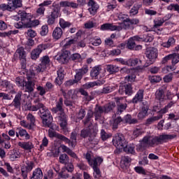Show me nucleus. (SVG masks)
Masks as SVG:
<instances>
[{
	"instance_id": "1",
	"label": "nucleus",
	"mask_w": 179,
	"mask_h": 179,
	"mask_svg": "<svg viewBox=\"0 0 179 179\" xmlns=\"http://www.w3.org/2000/svg\"><path fill=\"white\" fill-rule=\"evenodd\" d=\"M39 110V117L42 120L43 125L50 128L51 124H52V115H51V112L48 110L43 103H38L35 106H31V111H37Z\"/></svg>"
},
{
	"instance_id": "2",
	"label": "nucleus",
	"mask_w": 179,
	"mask_h": 179,
	"mask_svg": "<svg viewBox=\"0 0 179 179\" xmlns=\"http://www.w3.org/2000/svg\"><path fill=\"white\" fill-rule=\"evenodd\" d=\"M177 138L176 134H162L159 136H155L151 139L150 138V148H155L159 145H163V143H167V141H171Z\"/></svg>"
},
{
	"instance_id": "3",
	"label": "nucleus",
	"mask_w": 179,
	"mask_h": 179,
	"mask_svg": "<svg viewBox=\"0 0 179 179\" xmlns=\"http://www.w3.org/2000/svg\"><path fill=\"white\" fill-rule=\"evenodd\" d=\"M26 81L22 87L25 88V92L27 93H33L34 92V87L36 86V80H34V77L36 76V73L34 71H30L27 73L26 75Z\"/></svg>"
},
{
	"instance_id": "4",
	"label": "nucleus",
	"mask_w": 179,
	"mask_h": 179,
	"mask_svg": "<svg viewBox=\"0 0 179 179\" xmlns=\"http://www.w3.org/2000/svg\"><path fill=\"white\" fill-rule=\"evenodd\" d=\"M97 135V130L94 128L85 127L80 131V136L86 139V138H89L88 141L90 142H93V139L96 138Z\"/></svg>"
},
{
	"instance_id": "5",
	"label": "nucleus",
	"mask_w": 179,
	"mask_h": 179,
	"mask_svg": "<svg viewBox=\"0 0 179 179\" xmlns=\"http://www.w3.org/2000/svg\"><path fill=\"white\" fill-rule=\"evenodd\" d=\"M114 146L117 148V149H124L125 146H127V140H125V137L124 134L121 133H117L113 138L112 141Z\"/></svg>"
},
{
	"instance_id": "6",
	"label": "nucleus",
	"mask_w": 179,
	"mask_h": 179,
	"mask_svg": "<svg viewBox=\"0 0 179 179\" xmlns=\"http://www.w3.org/2000/svg\"><path fill=\"white\" fill-rule=\"evenodd\" d=\"M48 48H50V43L38 45L36 48L31 52V59H32V61H36L40 58V54Z\"/></svg>"
},
{
	"instance_id": "7",
	"label": "nucleus",
	"mask_w": 179,
	"mask_h": 179,
	"mask_svg": "<svg viewBox=\"0 0 179 179\" xmlns=\"http://www.w3.org/2000/svg\"><path fill=\"white\" fill-rule=\"evenodd\" d=\"M15 52L18 55V59L20 61L22 69H26L27 66V53L24 51V48L21 46L18 48Z\"/></svg>"
},
{
	"instance_id": "8",
	"label": "nucleus",
	"mask_w": 179,
	"mask_h": 179,
	"mask_svg": "<svg viewBox=\"0 0 179 179\" xmlns=\"http://www.w3.org/2000/svg\"><path fill=\"white\" fill-rule=\"evenodd\" d=\"M159 54L158 50L155 48H148L145 52V56L149 59L147 61L145 66H149V65H152L156 61V58H157V55Z\"/></svg>"
},
{
	"instance_id": "9",
	"label": "nucleus",
	"mask_w": 179,
	"mask_h": 179,
	"mask_svg": "<svg viewBox=\"0 0 179 179\" xmlns=\"http://www.w3.org/2000/svg\"><path fill=\"white\" fill-rule=\"evenodd\" d=\"M94 160L93 164L90 165L93 169V177L95 179H99L101 177V171H100V166H101V163H103V158H99L98 159Z\"/></svg>"
},
{
	"instance_id": "10",
	"label": "nucleus",
	"mask_w": 179,
	"mask_h": 179,
	"mask_svg": "<svg viewBox=\"0 0 179 179\" xmlns=\"http://www.w3.org/2000/svg\"><path fill=\"white\" fill-rule=\"evenodd\" d=\"M134 43H152L153 38L150 34H143L131 37Z\"/></svg>"
},
{
	"instance_id": "11",
	"label": "nucleus",
	"mask_w": 179,
	"mask_h": 179,
	"mask_svg": "<svg viewBox=\"0 0 179 179\" xmlns=\"http://www.w3.org/2000/svg\"><path fill=\"white\" fill-rule=\"evenodd\" d=\"M34 167V162L33 161H27L25 164L21 166V173L24 179L27 178V176Z\"/></svg>"
},
{
	"instance_id": "12",
	"label": "nucleus",
	"mask_w": 179,
	"mask_h": 179,
	"mask_svg": "<svg viewBox=\"0 0 179 179\" xmlns=\"http://www.w3.org/2000/svg\"><path fill=\"white\" fill-rule=\"evenodd\" d=\"M69 55H71V51L64 50L56 56V59L62 65H65L69 62Z\"/></svg>"
},
{
	"instance_id": "13",
	"label": "nucleus",
	"mask_w": 179,
	"mask_h": 179,
	"mask_svg": "<svg viewBox=\"0 0 179 179\" xmlns=\"http://www.w3.org/2000/svg\"><path fill=\"white\" fill-rule=\"evenodd\" d=\"M167 86H162L159 87L155 92V100H157L160 104L166 100V90Z\"/></svg>"
},
{
	"instance_id": "14",
	"label": "nucleus",
	"mask_w": 179,
	"mask_h": 179,
	"mask_svg": "<svg viewBox=\"0 0 179 179\" xmlns=\"http://www.w3.org/2000/svg\"><path fill=\"white\" fill-rule=\"evenodd\" d=\"M132 89V84L131 83L122 85L119 87V93L122 95L126 94V96H132L134 93Z\"/></svg>"
},
{
	"instance_id": "15",
	"label": "nucleus",
	"mask_w": 179,
	"mask_h": 179,
	"mask_svg": "<svg viewBox=\"0 0 179 179\" xmlns=\"http://www.w3.org/2000/svg\"><path fill=\"white\" fill-rule=\"evenodd\" d=\"M51 111L54 114L64 111V98H62V96L55 99V107H53Z\"/></svg>"
},
{
	"instance_id": "16",
	"label": "nucleus",
	"mask_w": 179,
	"mask_h": 179,
	"mask_svg": "<svg viewBox=\"0 0 179 179\" xmlns=\"http://www.w3.org/2000/svg\"><path fill=\"white\" fill-rule=\"evenodd\" d=\"M31 17V14L22 11L21 13L18 14L16 20H19L20 19V20H22L24 24V28H27V24H29Z\"/></svg>"
},
{
	"instance_id": "17",
	"label": "nucleus",
	"mask_w": 179,
	"mask_h": 179,
	"mask_svg": "<svg viewBox=\"0 0 179 179\" xmlns=\"http://www.w3.org/2000/svg\"><path fill=\"white\" fill-rule=\"evenodd\" d=\"M0 87L1 90L3 92H9L10 90V93H15V90L13 89V84L8 81V80H3L0 82Z\"/></svg>"
},
{
	"instance_id": "18",
	"label": "nucleus",
	"mask_w": 179,
	"mask_h": 179,
	"mask_svg": "<svg viewBox=\"0 0 179 179\" xmlns=\"http://www.w3.org/2000/svg\"><path fill=\"white\" fill-rule=\"evenodd\" d=\"M57 78L55 79L54 83L56 86H61L64 83V79H65V71L62 69H59L57 71Z\"/></svg>"
},
{
	"instance_id": "19",
	"label": "nucleus",
	"mask_w": 179,
	"mask_h": 179,
	"mask_svg": "<svg viewBox=\"0 0 179 179\" xmlns=\"http://www.w3.org/2000/svg\"><path fill=\"white\" fill-rule=\"evenodd\" d=\"M15 134L18 139L22 140V139H25V141H29V139H30V134H29V133L26 129L22 127L17 128Z\"/></svg>"
},
{
	"instance_id": "20",
	"label": "nucleus",
	"mask_w": 179,
	"mask_h": 179,
	"mask_svg": "<svg viewBox=\"0 0 179 179\" xmlns=\"http://www.w3.org/2000/svg\"><path fill=\"white\" fill-rule=\"evenodd\" d=\"M69 141L64 142L65 143H67L70 148H73V149H75L76 148V143L78 141V133L76 131H73L71 134L70 139L68 138Z\"/></svg>"
},
{
	"instance_id": "21",
	"label": "nucleus",
	"mask_w": 179,
	"mask_h": 179,
	"mask_svg": "<svg viewBox=\"0 0 179 179\" xmlns=\"http://www.w3.org/2000/svg\"><path fill=\"white\" fill-rule=\"evenodd\" d=\"M87 6L90 7L88 8L90 14L92 15V16H94L97 13V10H99V4L94 0L88 1Z\"/></svg>"
},
{
	"instance_id": "22",
	"label": "nucleus",
	"mask_w": 179,
	"mask_h": 179,
	"mask_svg": "<svg viewBox=\"0 0 179 179\" xmlns=\"http://www.w3.org/2000/svg\"><path fill=\"white\" fill-rule=\"evenodd\" d=\"M150 136H145L143 138L141 141H140V145L138 146V150H140V152H143V150H146V148H148V146H150Z\"/></svg>"
},
{
	"instance_id": "23",
	"label": "nucleus",
	"mask_w": 179,
	"mask_h": 179,
	"mask_svg": "<svg viewBox=\"0 0 179 179\" xmlns=\"http://www.w3.org/2000/svg\"><path fill=\"white\" fill-rule=\"evenodd\" d=\"M58 114V119L59 121V125L62 129H65L66 128V125H68V120H66V115L65 114V112L62 111L59 112Z\"/></svg>"
},
{
	"instance_id": "24",
	"label": "nucleus",
	"mask_w": 179,
	"mask_h": 179,
	"mask_svg": "<svg viewBox=\"0 0 179 179\" xmlns=\"http://www.w3.org/2000/svg\"><path fill=\"white\" fill-rule=\"evenodd\" d=\"M144 93L145 91L142 89H140L132 99L131 103H133V104H138V103L143 101Z\"/></svg>"
},
{
	"instance_id": "25",
	"label": "nucleus",
	"mask_w": 179,
	"mask_h": 179,
	"mask_svg": "<svg viewBox=\"0 0 179 179\" xmlns=\"http://www.w3.org/2000/svg\"><path fill=\"white\" fill-rule=\"evenodd\" d=\"M48 135H49L50 138H57V139H59L60 141H62L63 142H69L68 137H66L59 133H57L56 131L49 130Z\"/></svg>"
},
{
	"instance_id": "26",
	"label": "nucleus",
	"mask_w": 179,
	"mask_h": 179,
	"mask_svg": "<svg viewBox=\"0 0 179 179\" xmlns=\"http://www.w3.org/2000/svg\"><path fill=\"white\" fill-rule=\"evenodd\" d=\"M131 162H132V159L129 156L122 157L120 162V166L123 169V170H127L131 166Z\"/></svg>"
},
{
	"instance_id": "27",
	"label": "nucleus",
	"mask_w": 179,
	"mask_h": 179,
	"mask_svg": "<svg viewBox=\"0 0 179 179\" xmlns=\"http://www.w3.org/2000/svg\"><path fill=\"white\" fill-rule=\"evenodd\" d=\"M59 5L61 8H72L73 9H78L79 8L78 3L69 1H60Z\"/></svg>"
},
{
	"instance_id": "28",
	"label": "nucleus",
	"mask_w": 179,
	"mask_h": 179,
	"mask_svg": "<svg viewBox=\"0 0 179 179\" xmlns=\"http://www.w3.org/2000/svg\"><path fill=\"white\" fill-rule=\"evenodd\" d=\"M22 93L20 91L16 94V95L11 103L12 106H13L15 107V108H20V106H22V103L20 102L22 101Z\"/></svg>"
},
{
	"instance_id": "29",
	"label": "nucleus",
	"mask_w": 179,
	"mask_h": 179,
	"mask_svg": "<svg viewBox=\"0 0 179 179\" xmlns=\"http://www.w3.org/2000/svg\"><path fill=\"white\" fill-rule=\"evenodd\" d=\"M103 114H104V108L101 106L96 105L94 112L96 121H97V120H100Z\"/></svg>"
},
{
	"instance_id": "30",
	"label": "nucleus",
	"mask_w": 179,
	"mask_h": 179,
	"mask_svg": "<svg viewBox=\"0 0 179 179\" xmlns=\"http://www.w3.org/2000/svg\"><path fill=\"white\" fill-rule=\"evenodd\" d=\"M148 111H149V106L143 104L141 106V110L138 114V120H143L145 117L148 116Z\"/></svg>"
},
{
	"instance_id": "31",
	"label": "nucleus",
	"mask_w": 179,
	"mask_h": 179,
	"mask_svg": "<svg viewBox=\"0 0 179 179\" xmlns=\"http://www.w3.org/2000/svg\"><path fill=\"white\" fill-rule=\"evenodd\" d=\"M101 72V66H96L90 71V76L92 79H99V75Z\"/></svg>"
},
{
	"instance_id": "32",
	"label": "nucleus",
	"mask_w": 179,
	"mask_h": 179,
	"mask_svg": "<svg viewBox=\"0 0 179 179\" xmlns=\"http://www.w3.org/2000/svg\"><path fill=\"white\" fill-rule=\"evenodd\" d=\"M117 25H113L111 23H105L101 25V30H102V31H114L115 30H117Z\"/></svg>"
},
{
	"instance_id": "33",
	"label": "nucleus",
	"mask_w": 179,
	"mask_h": 179,
	"mask_svg": "<svg viewBox=\"0 0 179 179\" xmlns=\"http://www.w3.org/2000/svg\"><path fill=\"white\" fill-rule=\"evenodd\" d=\"M169 20V18H167V16L164 17L162 19L160 17L155 18L154 20V27L153 29H159L161 26H163V23L164 22Z\"/></svg>"
},
{
	"instance_id": "34",
	"label": "nucleus",
	"mask_w": 179,
	"mask_h": 179,
	"mask_svg": "<svg viewBox=\"0 0 179 179\" xmlns=\"http://www.w3.org/2000/svg\"><path fill=\"white\" fill-rule=\"evenodd\" d=\"M18 146L24 149V150H31V149L34 148V145L31 141L27 142H19Z\"/></svg>"
},
{
	"instance_id": "35",
	"label": "nucleus",
	"mask_w": 179,
	"mask_h": 179,
	"mask_svg": "<svg viewBox=\"0 0 179 179\" xmlns=\"http://www.w3.org/2000/svg\"><path fill=\"white\" fill-rule=\"evenodd\" d=\"M107 72L110 73V75H114V73H117V72H120V67L118 66L108 64L106 68Z\"/></svg>"
},
{
	"instance_id": "36",
	"label": "nucleus",
	"mask_w": 179,
	"mask_h": 179,
	"mask_svg": "<svg viewBox=\"0 0 179 179\" xmlns=\"http://www.w3.org/2000/svg\"><path fill=\"white\" fill-rule=\"evenodd\" d=\"M29 179H43V171L41 169H36Z\"/></svg>"
},
{
	"instance_id": "37",
	"label": "nucleus",
	"mask_w": 179,
	"mask_h": 179,
	"mask_svg": "<svg viewBox=\"0 0 179 179\" xmlns=\"http://www.w3.org/2000/svg\"><path fill=\"white\" fill-rule=\"evenodd\" d=\"M176 45V38L174 37H169L167 42H164L162 44V47L164 48H170V47H174Z\"/></svg>"
},
{
	"instance_id": "38",
	"label": "nucleus",
	"mask_w": 179,
	"mask_h": 179,
	"mask_svg": "<svg viewBox=\"0 0 179 179\" xmlns=\"http://www.w3.org/2000/svg\"><path fill=\"white\" fill-rule=\"evenodd\" d=\"M62 29L61 27H56L52 32V37L55 40H59L63 34Z\"/></svg>"
},
{
	"instance_id": "39",
	"label": "nucleus",
	"mask_w": 179,
	"mask_h": 179,
	"mask_svg": "<svg viewBox=\"0 0 179 179\" xmlns=\"http://www.w3.org/2000/svg\"><path fill=\"white\" fill-rule=\"evenodd\" d=\"M141 8H142V4H134L129 10V16H136V15H138Z\"/></svg>"
},
{
	"instance_id": "40",
	"label": "nucleus",
	"mask_w": 179,
	"mask_h": 179,
	"mask_svg": "<svg viewBox=\"0 0 179 179\" xmlns=\"http://www.w3.org/2000/svg\"><path fill=\"white\" fill-rule=\"evenodd\" d=\"M59 24L63 30L65 29H69V27H72V23L64 20V18H60L59 21Z\"/></svg>"
},
{
	"instance_id": "41",
	"label": "nucleus",
	"mask_w": 179,
	"mask_h": 179,
	"mask_svg": "<svg viewBox=\"0 0 179 179\" xmlns=\"http://www.w3.org/2000/svg\"><path fill=\"white\" fill-rule=\"evenodd\" d=\"M159 120H162V115H157V116H153L150 118H148L145 120V125L146 127H149V125H152L155 121H159Z\"/></svg>"
},
{
	"instance_id": "42",
	"label": "nucleus",
	"mask_w": 179,
	"mask_h": 179,
	"mask_svg": "<svg viewBox=\"0 0 179 179\" xmlns=\"http://www.w3.org/2000/svg\"><path fill=\"white\" fill-rule=\"evenodd\" d=\"M128 143H126V146L123 148L124 152L126 153L130 154V155H134L135 153V145L134 144H127Z\"/></svg>"
},
{
	"instance_id": "43",
	"label": "nucleus",
	"mask_w": 179,
	"mask_h": 179,
	"mask_svg": "<svg viewBox=\"0 0 179 179\" xmlns=\"http://www.w3.org/2000/svg\"><path fill=\"white\" fill-rule=\"evenodd\" d=\"M27 79L23 76H18L15 80V83L18 87H23Z\"/></svg>"
},
{
	"instance_id": "44",
	"label": "nucleus",
	"mask_w": 179,
	"mask_h": 179,
	"mask_svg": "<svg viewBox=\"0 0 179 179\" xmlns=\"http://www.w3.org/2000/svg\"><path fill=\"white\" fill-rule=\"evenodd\" d=\"M85 157L86 160L87 161L89 166H92V164H93V162H94V160H96V162H99L97 160L98 159H103L101 157H96L94 159H92V155H90V153H89V152H87L85 154Z\"/></svg>"
},
{
	"instance_id": "45",
	"label": "nucleus",
	"mask_w": 179,
	"mask_h": 179,
	"mask_svg": "<svg viewBox=\"0 0 179 179\" xmlns=\"http://www.w3.org/2000/svg\"><path fill=\"white\" fill-rule=\"evenodd\" d=\"M138 24H139V19L138 18L130 19L129 17V20L127 21V24H125V27L126 29H129L131 26H134V25L136 26Z\"/></svg>"
},
{
	"instance_id": "46",
	"label": "nucleus",
	"mask_w": 179,
	"mask_h": 179,
	"mask_svg": "<svg viewBox=\"0 0 179 179\" xmlns=\"http://www.w3.org/2000/svg\"><path fill=\"white\" fill-rule=\"evenodd\" d=\"M142 64V60L138 58L128 59V66H136V65Z\"/></svg>"
},
{
	"instance_id": "47",
	"label": "nucleus",
	"mask_w": 179,
	"mask_h": 179,
	"mask_svg": "<svg viewBox=\"0 0 179 179\" xmlns=\"http://www.w3.org/2000/svg\"><path fill=\"white\" fill-rule=\"evenodd\" d=\"M69 59H71V61H73L74 62H82V61H83L82 56L79 53H73L71 55Z\"/></svg>"
},
{
	"instance_id": "48",
	"label": "nucleus",
	"mask_w": 179,
	"mask_h": 179,
	"mask_svg": "<svg viewBox=\"0 0 179 179\" xmlns=\"http://www.w3.org/2000/svg\"><path fill=\"white\" fill-rule=\"evenodd\" d=\"M127 103H117L116 114L117 115L122 114V113L127 110Z\"/></svg>"
},
{
	"instance_id": "49",
	"label": "nucleus",
	"mask_w": 179,
	"mask_h": 179,
	"mask_svg": "<svg viewBox=\"0 0 179 179\" xmlns=\"http://www.w3.org/2000/svg\"><path fill=\"white\" fill-rule=\"evenodd\" d=\"M124 121L127 124H138V120L135 118L132 119V116L129 114H127L124 117Z\"/></svg>"
},
{
	"instance_id": "50",
	"label": "nucleus",
	"mask_w": 179,
	"mask_h": 179,
	"mask_svg": "<svg viewBox=\"0 0 179 179\" xmlns=\"http://www.w3.org/2000/svg\"><path fill=\"white\" fill-rule=\"evenodd\" d=\"M117 18L119 20H120V22H122L125 26V24H127L128 23V20L129 19V15H128L127 14H122V13H120L118 15Z\"/></svg>"
},
{
	"instance_id": "51",
	"label": "nucleus",
	"mask_w": 179,
	"mask_h": 179,
	"mask_svg": "<svg viewBox=\"0 0 179 179\" xmlns=\"http://www.w3.org/2000/svg\"><path fill=\"white\" fill-rule=\"evenodd\" d=\"M59 162L61 164H66L69 163V157L66 154H61L59 157Z\"/></svg>"
},
{
	"instance_id": "52",
	"label": "nucleus",
	"mask_w": 179,
	"mask_h": 179,
	"mask_svg": "<svg viewBox=\"0 0 179 179\" xmlns=\"http://www.w3.org/2000/svg\"><path fill=\"white\" fill-rule=\"evenodd\" d=\"M41 61V66H47L51 62L50 60V57L48 55H45L40 59Z\"/></svg>"
},
{
	"instance_id": "53",
	"label": "nucleus",
	"mask_w": 179,
	"mask_h": 179,
	"mask_svg": "<svg viewBox=\"0 0 179 179\" xmlns=\"http://www.w3.org/2000/svg\"><path fill=\"white\" fill-rule=\"evenodd\" d=\"M76 72L80 76L81 78H83L84 75H86L89 72V66H84L81 69L76 70Z\"/></svg>"
},
{
	"instance_id": "54",
	"label": "nucleus",
	"mask_w": 179,
	"mask_h": 179,
	"mask_svg": "<svg viewBox=\"0 0 179 179\" xmlns=\"http://www.w3.org/2000/svg\"><path fill=\"white\" fill-rule=\"evenodd\" d=\"M115 107V105L114 103H109L105 106H103V111L105 114H107L110 113V111H113L114 108Z\"/></svg>"
},
{
	"instance_id": "55",
	"label": "nucleus",
	"mask_w": 179,
	"mask_h": 179,
	"mask_svg": "<svg viewBox=\"0 0 179 179\" xmlns=\"http://www.w3.org/2000/svg\"><path fill=\"white\" fill-rule=\"evenodd\" d=\"M122 122H124V120L120 116L113 119V129H118V125Z\"/></svg>"
},
{
	"instance_id": "56",
	"label": "nucleus",
	"mask_w": 179,
	"mask_h": 179,
	"mask_svg": "<svg viewBox=\"0 0 179 179\" xmlns=\"http://www.w3.org/2000/svg\"><path fill=\"white\" fill-rule=\"evenodd\" d=\"M174 104H176V102H174V101H171L169 103H167V105L165 106L164 108L161 109V112L163 114H166V113H168L169 110H170V108H171Z\"/></svg>"
},
{
	"instance_id": "57",
	"label": "nucleus",
	"mask_w": 179,
	"mask_h": 179,
	"mask_svg": "<svg viewBox=\"0 0 179 179\" xmlns=\"http://www.w3.org/2000/svg\"><path fill=\"white\" fill-rule=\"evenodd\" d=\"M66 170H65V168H62V170L60 171V172H58V171H56V172L57 173L59 177H60V178H69V174L66 173Z\"/></svg>"
},
{
	"instance_id": "58",
	"label": "nucleus",
	"mask_w": 179,
	"mask_h": 179,
	"mask_svg": "<svg viewBox=\"0 0 179 179\" xmlns=\"http://www.w3.org/2000/svg\"><path fill=\"white\" fill-rule=\"evenodd\" d=\"M27 119L28 121H30L29 124L34 128L36 127V117H34V115L33 114L29 113L27 116Z\"/></svg>"
},
{
	"instance_id": "59",
	"label": "nucleus",
	"mask_w": 179,
	"mask_h": 179,
	"mask_svg": "<svg viewBox=\"0 0 179 179\" xmlns=\"http://www.w3.org/2000/svg\"><path fill=\"white\" fill-rule=\"evenodd\" d=\"M64 167L63 169H65L66 171H68V173H73V171L75 170V166H73V164L72 162H67L66 164H64Z\"/></svg>"
},
{
	"instance_id": "60",
	"label": "nucleus",
	"mask_w": 179,
	"mask_h": 179,
	"mask_svg": "<svg viewBox=\"0 0 179 179\" xmlns=\"http://www.w3.org/2000/svg\"><path fill=\"white\" fill-rule=\"evenodd\" d=\"M94 114V113H93V111H92V110H89L87 112L85 119L84 120H83L84 125H87V124H89V122H90V120H91V118L93 117Z\"/></svg>"
},
{
	"instance_id": "61",
	"label": "nucleus",
	"mask_w": 179,
	"mask_h": 179,
	"mask_svg": "<svg viewBox=\"0 0 179 179\" xmlns=\"http://www.w3.org/2000/svg\"><path fill=\"white\" fill-rule=\"evenodd\" d=\"M100 135L102 141H107V139H109V138H111L112 136L111 134L106 132V130L103 129L101 130Z\"/></svg>"
},
{
	"instance_id": "62",
	"label": "nucleus",
	"mask_w": 179,
	"mask_h": 179,
	"mask_svg": "<svg viewBox=\"0 0 179 179\" xmlns=\"http://www.w3.org/2000/svg\"><path fill=\"white\" fill-rule=\"evenodd\" d=\"M20 157V152L19 151H13L11 155H10V159L11 162H15L16 159H19Z\"/></svg>"
},
{
	"instance_id": "63",
	"label": "nucleus",
	"mask_w": 179,
	"mask_h": 179,
	"mask_svg": "<svg viewBox=\"0 0 179 179\" xmlns=\"http://www.w3.org/2000/svg\"><path fill=\"white\" fill-rule=\"evenodd\" d=\"M168 10H174L175 12H178L179 13V5L178 3H171L167 7Z\"/></svg>"
},
{
	"instance_id": "64",
	"label": "nucleus",
	"mask_w": 179,
	"mask_h": 179,
	"mask_svg": "<svg viewBox=\"0 0 179 179\" xmlns=\"http://www.w3.org/2000/svg\"><path fill=\"white\" fill-rule=\"evenodd\" d=\"M136 45V43H135L131 38H129L128 41H127V47L129 50H134L135 48Z\"/></svg>"
}]
</instances>
